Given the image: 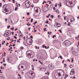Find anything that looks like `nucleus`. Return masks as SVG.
<instances>
[{"label": "nucleus", "instance_id": "25", "mask_svg": "<svg viewBox=\"0 0 79 79\" xmlns=\"http://www.w3.org/2000/svg\"><path fill=\"white\" fill-rule=\"evenodd\" d=\"M59 77V78H60L59 79H62L63 78H62V76H60Z\"/></svg>", "mask_w": 79, "mask_h": 79}, {"label": "nucleus", "instance_id": "49", "mask_svg": "<svg viewBox=\"0 0 79 79\" xmlns=\"http://www.w3.org/2000/svg\"><path fill=\"white\" fill-rule=\"evenodd\" d=\"M18 30V28H16L15 29V31H16V30Z\"/></svg>", "mask_w": 79, "mask_h": 79}, {"label": "nucleus", "instance_id": "60", "mask_svg": "<svg viewBox=\"0 0 79 79\" xmlns=\"http://www.w3.org/2000/svg\"><path fill=\"white\" fill-rule=\"evenodd\" d=\"M73 61H74V60L72 59V63H73Z\"/></svg>", "mask_w": 79, "mask_h": 79}, {"label": "nucleus", "instance_id": "28", "mask_svg": "<svg viewBox=\"0 0 79 79\" xmlns=\"http://www.w3.org/2000/svg\"><path fill=\"white\" fill-rule=\"evenodd\" d=\"M14 39H17V37L15 36H14Z\"/></svg>", "mask_w": 79, "mask_h": 79}, {"label": "nucleus", "instance_id": "34", "mask_svg": "<svg viewBox=\"0 0 79 79\" xmlns=\"http://www.w3.org/2000/svg\"><path fill=\"white\" fill-rule=\"evenodd\" d=\"M3 62L5 63V58H3Z\"/></svg>", "mask_w": 79, "mask_h": 79}, {"label": "nucleus", "instance_id": "9", "mask_svg": "<svg viewBox=\"0 0 79 79\" xmlns=\"http://www.w3.org/2000/svg\"><path fill=\"white\" fill-rule=\"evenodd\" d=\"M31 41H29V43H27L28 45H31L32 44V43L33 42V41L31 39Z\"/></svg>", "mask_w": 79, "mask_h": 79}, {"label": "nucleus", "instance_id": "11", "mask_svg": "<svg viewBox=\"0 0 79 79\" xmlns=\"http://www.w3.org/2000/svg\"><path fill=\"white\" fill-rule=\"evenodd\" d=\"M55 11L56 13H60V11L58 9H56V10Z\"/></svg>", "mask_w": 79, "mask_h": 79}, {"label": "nucleus", "instance_id": "8", "mask_svg": "<svg viewBox=\"0 0 79 79\" xmlns=\"http://www.w3.org/2000/svg\"><path fill=\"white\" fill-rule=\"evenodd\" d=\"M26 6L27 8H29L30 6H31V3H28L26 5Z\"/></svg>", "mask_w": 79, "mask_h": 79}, {"label": "nucleus", "instance_id": "22", "mask_svg": "<svg viewBox=\"0 0 79 79\" xmlns=\"http://www.w3.org/2000/svg\"><path fill=\"white\" fill-rule=\"evenodd\" d=\"M10 19V20L9 19L8 21H10V22H12V20H11V19L10 18V19Z\"/></svg>", "mask_w": 79, "mask_h": 79}, {"label": "nucleus", "instance_id": "31", "mask_svg": "<svg viewBox=\"0 0 79 79\" xmlns=\"http://www.w3.org/2000/svg\"><path fill=\"white\" fill-rule=\"evenodd\" d=\"M46 28H45V29L44 28V31H47V30H46Z\"/></svg>", "mask_w": 79, "mask_h": 79}, {"label": "nucleus", "instance_id": "30", "mask_svg": "<svg viewBox=\"0 0 79 79\" xmlns=\"http://www.w3.org/2000/svg\"><path fill=\"white\" fill-rule=\"evenodd\" d=\"M59 57L61 59H63V57H62V56H59Z\"/></svg>", "mask_w": 79, "mask_h": 79}, {"label": "nucleus", "instance_id": "48", "mask_svg": "<svg viewBox=\"0 0 79 79\" xmlns=\"http://www.w3.org/2000/svg\"><path fill=\"white\" fill-rule=\"evenodd\" d=\"M35 48L36 49H37V46H35Z\"/></svg>", "mask_w": 79, "mask_h": 79}, {"label": "nucleus", "instance_id": "3", "mask_svg": "<svg viewBox=\"0 0 79 79\" xmlns=\"http://www.w3.org/2000/svg\"><path fill=\"white\" fill-rule=\"evenodd\" d=\"M11 31L10 30H6L5 32V33L4 34V35L6 37H9L11 35Z\"/></svg>", "mask_w": 79, "mask_h": 79}, {"label": "nucleus", "instance_id": "2", "mask_svg": "<svg viewBox=\"0 0 79 79\" xmlns=\"http://www.w3.org/2000/svg\"><path fill=\"white\" fill-rule=\"evenodd\" d=\"M3 9H2V11L3 13H6V12L9 11L8 9H10V6H9L7 5H5L3 6Z\"/></svg>", "mask_w": 79, "mask_h": 79}, {"label": "nucleus", "instance_id": "16", "mask_svg": "<svg viewBox=\"0 0 79 79\" xmlns=\"http://www.w3.org/2000/svg\"><path fill=\"white\" fill-rule=\"evenodd\" d=\"M29 74H31V76H32V75H33V72H30V73H29V74H28V75H29V76H30V75Z\"/></svg>", "mask_w": 79, "mask_h": 79}, {"label": "nucleus", "instance_id": "6", "mask_svg": "<svg viewBox=\"0 0 79 79\" xmlns=\"http://www.w3.org/2000/svg\"><path fill=\"white\" fill-rule=\"evenodd\" d=\"M48 67L49 68V69L52 70V69H53V67L52 66V65L51 64L48 65Z\"/></svg>", "mask_w": 79, "mask_h": 79}, {"label": "nucleus", "instance_id": "57", "mask_svg": "<svg viewBox=\"0 0 79 79\" xmlns=\"http://www.w3.org/2000/svg\"><path fill=\"white\" fill-rule=\"evenodd\" d=\"M58 17L59 18H60V15H58Z\"/></svg>", "mask_w": 79, "mask_h": 79}, {"label": "nucleus", "instance_id": "52", "mask_svg": "<svg viewBox=\"0 0 79 79\" xmlns=\"http://www.w3.org/2000/svg\"><path fill=\"white\" fill-rule=\"evenodd\" d=\"M73 78H72V79H75L76 78V77H74V76H73Z\"/></svg>", "mask_w": 79, "mask_h": 79}, {"label": "nucleus", "instance_id": "53", "mask_svg": "<svg viewBox=\"0 0 79 79\" xmlns=\"http://www.w3.org/2000/svg\"><path fill=\"white\" fill-rule=\"evenodd\" d=\"M14 32H12V35H13L14 34Z\"/></svg>", "mask_w": 79, "mask_h": 79}, {"label": "nucleus", "instance_id": "45", "mask_svg": "<svg viewBox=\"0 0 79 79\" xmlns=\"http://www.w3.org/2000/svg\"><path fill=\"white\" fill-rule=\"evenodd\" d=\"M44 48H46V49H47V46H44Z\"/></svg>", "mask_w": 79, "mask_h": 79}, {"label": "nucleus", "instance_id": "21", "mask_svg": "<svg viewBox=\"0 0 79 79\" xmlns=\"http://www.w3.org/2000/svg\"><path fill=\"white\" fill-rule=\"evenodd\" d=\"M14 29H15V28L12 27L10 29H11V30H12V31H14Z\"/></svg>", "mask_w": 79, "mask_h": 79}, {"label": "nucleus", "instance_id": "4", "mask_svg": "<svg viewBox=\"0 0 79 79\" xmlns=\"http://www.w3.org/2000/svg\"><path fill=\"white\" fill-rule=\"evenodd\" d=\"M71 44V42L68 40H65L63 43V45L66 47H69Z\"/></svg>", "mask_w": 79, "mask_h": 79}, {"label": "nucleus", "instance_id": "10", "mask_svg": "<svg viewBox=\"0 0 79 79\" xmlns=\"http://www.w3.org/2000/svg\"><path fill=\"white\" fill-rule=\"evenodd\" d=\"M71 34V31L69 30L67 32V34L68 35H70Z\"/></svg>", "mask_w": 79, "mask_h": 79}, {"label": "nucleus", "instance_id": "20", "mask_svg": "<svg viewBox=\"0 0 79 79\" xmlns=\"http://www.w3.org/2000/svg\"><path fill=\"white\" fill-rule=\"evenodd\" d=\"M51 18H52V19H53V17H54V16H53V15H51L50 16Z\"/></svg>", "mask_w": 79, "mask_h": 79}, {"label": "nucleus", "instance_id": "51", "mask_svg": "<svg viewBox=\"0 0 79 79\" xmlns=\"http://www.w3.org/2000/svg\"><path fill=\"white\" fill-rule=\"evenodd\" d=\"M64 60H63L62 62V63H64Z\"/></svg>", "mask_w": 79, "mask_h": 79}, {"label": "nucleus", "instance_id": "23", "mask_svg": "<svg viewBox=\"0 0 79 79\" xmlns=\"http://www.w3.org/2000/svg\"><path fill=\"white\" fill-rule=\"evenodd\" d=\"M21 50H23V48H24L23 47H20V48Z\"/></svg>", "mask_w": 79, "mask_h": 79}, {"label": "nucleus", "instance_id": "39", "mask_svg": "<svg viewBox=\"0 0 79 79\" xmlns=\"http://www.w3.org/2000/svg\"><path fill=\"white\" fill-rule=\"evenodd\" d=\"M58 75H59V77L61 76V74H60V73H59Z\"/></svg>", "mask_w": 79, "mask_h": 79}, {"label": "nucleus", "instance_id": "29", "mask_svg": "<svg viewBox=\"0 0 79 79\" xmlns=\"http://www.w3.org/2000/svg\"><path fill=\"white\" fill-rule=\"evenodd\" d=\"M36 8V12H38V9L37 7Z\"/></svg>", "mask_w": 79, "mask_h": 79}, {"label": "nucleus", "instance_id": "58", "mask_svg": "<svg viewBox=\"0 0 79 79\" xmlns=\"http://www.w3.org/2000/svg\"><path fill=\"white\" fill-rule=\"evenodd\" d=\"M18 76H19V77H21V75H20V74H18Z\"/></svg>", "mask_w": 79, "mask_h": 79}, {"label": "nucleus", "instance_id": "59", "mask_svg": "<svg viewBox=\"0 0 79 79\" xmlns=\"http://www.w3.org/2000/svg\"><path fill=\"white\" fill-rule=\"evenodd\" d=\"M7 19H5V21H7Z\"/></svg>", "mask_w": 79, "mask_h": 79}, {"label": "nucleus", "instance_id": "55", "mask_svg": "<svg viewBox=\"0 0 79 79\" xmlns=\"http://www.w3.org/2000/svg\"><path fill=\"white\" fill-rule=\"evenodd\" d=\"M2 3H0V6H2Z\"/></svg>", "mask_w": 79, "mask_h": 79}, {"label": "nucleus", "instance_id": "1", "mask_svg": "<svg viewBox=\"0 0 79 79\" xmlns=\"http://www.w3.org/2000/svg\"><path fill=\"white\" fill-rule=\"evenodd\" d=\"M26 55L27 57L29 58H32L34 56V53L31 51H29L27 52Z\"/></svg>", "mask_w": 79, "mask_h": 79}, {"label": "nucleus", "instance_id": "24", "mask_svg": "<svg viewBox=\"0 0 79 79\" xmlns=\"http://www.w3.org/2000/svg\"><path fill=\"white\" fill-rule=\"evenodd\" d=\"M56 35H53L52 36V38H53V39H54V38L55 37H56Z\"/></svg>", "mask_w": 79, "mask_h": 79}, {"label": "nucleus", "instance_id": "54", "mask_svg": "<svg viewBox=\"0 0 79 79\" xmlns=\"http://www.w3.org/2000/svg\"><path fill=\"white\" fill-rule=\"evenodd\" d=\"M65 77H68V75H66V74H65Z\"/></svg>", "mask_w": 79, "mask_h": 79}, {"label": "nucleus", "instance_id": "50", "mask_svg": "<svg viewBox=\"0 0 79 79\" xmlns=\"http://www.w3.org/2000/svg\"><path fill=\"white\" fill-rule=\"evenodd\" d=\"M30 38H31V39H33V37H32V36H31L30 37Z\"/></svg>", "mask_w": 79, "mask_h": 79}, {"label": "nucleus", "instance_id": "37", "mask_svg": "<svg viewBox=\"0 0 79 79\" xmlns=\"http://www.w3.org/2000/svg\"><path fill=\"white\" fill-rule=\"evenodd\" d=\"M45 23H46V24H48V20L47 21L45 22Z\"/></svg>", "mask_w": 79, "mask_h": 79}, {"label": "nucleus", "instance_id": "35", "mask_svg": "<svg viewBox=\"0 0 79 79\" xmlns=\"http://www.w3.org/2000/svg\"><path fill=\"white\" fill-rule=\"evenodd\" d=\"M35 1L36 3H37L39 2V0H35Z\"/></svg>", "mask_w": 79, "mask_h": 79}, {"label": "nucleus", "instance_id": "18", "mask_svg": "<svg viewBox=\"0 0 79 79\" xmlns=\"http://www.w3.org/2000/svg\"><path fill=\"white\" fill-rule=\"evenodd\" d=\"M29 77L30 78H31V79H34V77H33V76H29Z\"/></svg>", "mask_w": 79, "mask_h": 79}, {"label": "nucleus", "instance_id": "41", "mask_svg": "<svg viewBox=\"0 0 79 79\" xmlns=\"http://www.w3.org/2000/svg\"><path fill=\"white\" fill-rule=\"evenodd\" d=\"M21 68L23 69V68H24V66H21Z\"/></svg>", "mask_w": 79, "mask_h": 79}, {"label": "nucleus", "instance_id": "36", "mask_svg": "<svg viewBox=\"0 0 79 79\" xmlns=\"http://www.w3.org/2000/svg\"><path fill=\"white\" fill-rule=\"evenodd\" d=\"M17 9H18V8L17 7H15V11H16Z\"/></svg>", "mask_w": 79, "mask_h": 79}, {"label": "nucleus", "instance_id": "40", "mask_svg": "<svg viewBox=\"0 0 79 79\" xmlns=\"http://www.w3.org/2000/svg\"><path fill=\"white\" fill-rule=\"evenodd\" d=\"M55 7H57V4H56V5H55Z\"/></svg>", "mask_w": 79, "mask_h": 79}, {"label": "nucleus", "instance_id": "56", "mask_svg": "<svg viewBox=\"0 0 79 79\" xmlns=\"http://www.w3.org/2000/svg\"><path fill=\"white\" fill-rule=\"evenodd\" d=\"M37 32V30H35V31H34L35 33V32Z\"/></svg>", "mask_w": 79, "mask_h": 79}, {"label": "nucleus", "instance_id": "44", "mask_svg": "<svg viewBox=\"0 0 79 79\" xmlns=\"http://www.w3.org/2000/svg\"><path fill=\"white\" fill-rule=\"evenodd\" d=\"M44 46H45V45L44 44H43V45L42 46L43 48H44Z\"/></svg>", "mask_w": 79, "mask_h": 79}, {"label": "nucleus", "instance_id": "38", "mask_svg": "<svg viewBox=\"0 0 79 79\" xmlns=\"http://www.w3.org/2000/svg\"><path fill=\"white\" fill-rule=\"evenodd\" d=\"M10 27V25H9V26H7V28L8 29H9Z\"/></svg>", "mask_w": 79, "mask_h": 79}, {"label": "nucleus", "instance_id": "42", "mask_svg": "<svg viewBox=\"0 0 79 79\" xmlns=\"http://www.w3.org/2000/svg\"><path fill=\"white\" fill-rule=\"evenodd\" d=\"M3 65L4 66H6V64H4Z\"/></svg>", "mask_w": 79, "mask_h": 79}, {"label": "nucleus", "instance_id": "63", "mask_svg": "<svg viewBox=\"0 0 79 79\" xmlns=\"http://www.w3.org/2000/svg\"><path fill=\"white\" fill-rule=\"evenodd\" d=\"M40 64H43V63L42 62H40Z\"/></svg>", "mask_w": 79, "mask_h": 79}, {"label": "nucleus", "instance_id": "33", "mask_svg": "<svg viewBox=\"0 0 79 79\" xmlns=\"http://www.w3.org/2000/svg\"><path fill=\"white\" fill-rule=\"evenodd\" d=\"M12 2L13 3H15V0H12Z\"/></svg>", "mask_w": 79, "mask_h": 79}, {"label": "nucleus", "instance_id": "7", "mask_svg": "<svg viewBox=\"0 0 79 79\" xmlns=\"http://www.w3.org/2000/svg\"><path fill=\"white\" fill-rule=\"evenodd\" d=\"M74 69H73L71 71V72L70 73V75H73V74H74Z\"/></svg>", "mask_w": 79, "mask_h": 79}, {"label": "nucleus", "instance_id": "43", "mask_svg": "<svg viewBox=\"0 0 79 79\" xmlns=\"http://www.w3.org/2000/svg\"><path fill=\"white\" fill-rule=\"evenodd\" d=\"M47 73L48 75H49V74H50V73H49L48 71L47 72Z\"/></svg>", "mask_w": 79, "mask_h": 79}, {"label": "nucleus", "instance_id": "61", "mask_svg": "<svg viewBox=\"0 0 79 79\" xmlns=\"http://www.w3.org/2000/svg\"><path fill=\"white\" fill-rule=\"evenodd\" d=\"M27 15H29V13L28 12V13H27Z\"/></svg>", "mask_w": 79, "mask_h": 79}, {"label": "nucleus", "instance_id": "47", "mask_svg": "<svg viewBox=\"0 0 79 79\" xmlns=\"http://www.w3.org/2000/svg\"><path fill=\"white\" fill-rule=\"evenodd\" d=\"M66 16H64V20H65L66 19Z\"/></svg>", "mask_w": 79, "mask_h": 79}, {"label": "nucleus", "instance_id": "27", "mask_svg": "<svg viewBox=\"0 0 79 79\" xmlns=\"http://www.w3.org/2000/svg\"><path fill=\"white\" fill-rule=\"evenodd\" d=\"M37 21H35V22L33 23L34 24H37Z\"/></svg>", "mask_w": 79, "mask_h": 79}, {"label": "nucleus", "instance_id": "32", "mask_svg": "<svg viewBox=\"0 0 79 79\" xmlns=\"http://www.w3.org/2000/svg\"><path fill=\"white\" fill-rule=\"evenodd\" d=\"M17 42L19 43H20V42H21L20 41H19V40H17Z\"/></svg>", "mask_w": 79, "mask_h": 79}, {"label": "nucleus", "instance_id": "46", "mask_svg": "<svg viewBox=\"0 0 79 79\" xmlns=\"http://www.w3.org/2000/svg\"><path fill=\"white\" fill-rule=\"evenodd\" d=\"M16 46V44H13L12 45L13 47H14V46Z\"/></svg>", "mask_w": 79, "mask_h": 79}, {"label": "nucleus", "instance_id": "14", "mask_svg": "<svg viewBox=\"0 0 79 79\" xmlns=\"http://www.w3.org/2000/svg\"><path fill=\"white\" fill-rule=\"evenodd\" d=\"M25 4L26 5H27L28 3H29V2L28 1H26L25 2Z\"/></svg>", "mask_w": 79, "mask_h": 79}, {"label": "nucleus", "instance_id": "19", "mask_svg": "<svg viewBox=\"0 0 79 79\" xmlns=\"http://www.w3.org/2000/svg\"><path fill=\"white\" fill-rule=\"evenodd\" d=\"M0 79H4V77L2 76L0 77Z\"/></svg>", "mask_w": 79, "mask_h": 79}, {"label": "nucleus", "instance_id": "62", "mask_svg": "<svg viewBox=\"0 0 79 79\" xmlns=\"http://www.w3.org/2000/svg\"><path fill=\"white\" fill-rule=\"evenodd\" d=\"M1 69H3V67H2V66H1Z\"/></svg>", "mask_w": 79, "mask_h": 79}, {"label": "nucleus", "instance_id": "12", "mask_svg": "<svg viewBox=\"0 0 79 79\" xmlns=\"http://www.w3.org/2000/svg\"><path fill=\"white\" fill-rule=\"evenodd\" d=\"M8 60L9 63H11L12 62V59L11 58H8Z\"/></svg>", "mask_w": 79, "mask_h": 79}, {"label": "nucleus", "instance_id": "17", "mask_svg": "<svg viewBox=\"0 0 79 79\" xmlns=\"http://www.w3.org/2000/svg\"><path fill=\"white\" fill-rule=\"evenodd\" d=\"M73 53L74 54V55H76V53H77V52H76V51H74L73 52Z\"/></svg>", "mask_w": 79, "mask_h": 79}, {"label": "nucleus", "instance_id": "15", "mask_svg": "<svg viewBox=\"0 0 79 79\" xmlns=\"http://www.w3.org/2000/svg\"><path fill=\"white\" fill-rule=\"evenodd\" d=\"M46 9L47 7H46V6H44L42 10H46Z\"/></svg>", "mask_w": 79, "mask_h": 79}, {"label": "nucleus", "instance_id": "13", "mask_svg": "<svg viewBox=\"0 0 79 79\" xmlns=\"http://www.w3.org/2000/svg\"><path fill=\"white\" fill-rule=\"evenodd\" d=\"M19 37L21 38V37H22V33H20L18 35Z\"/></svg>", "mask_w": 79, "mask_h": 79}, {"label": "nucleus", "instance_id": "5", "mask_svg": "<svg viewBox=\"0 0 79 79\" xmlns=\"http://www.w3.org/2000/svg\"><path fill=\"white\" fill-rule=\"evenodd\" d=\"M54 26L55 27L57 26L58 27H61V24L59 23H55L54 25Z\"/></svg>", "mask_w": 79, "mask_h": 79}, {"label": "nucleus", "instance_id": "26", "mask_svg": "<svg viewBox=\"0 0 79 79\" xmlns=\"http://www.w3.org/2000/svg\"><path fill=\"white\" fill-rule=\"evenodd\" d=\"M58 31H60V33H62V31H61V30H59Z\"/></svg>", "mask_w": 79, "mask_h": 79}, {"label": "nucleus", "instance_id": "64", "mask_svg": "<svg viewBox=\"0 0 79 79\" xmlns=\"http://www.w3.org/2000/svg\"><path fill=\"white\" fill-rule=\"evenodd\" d=\"M77 19H79V16H78L77 17Z\"/></svg>", "mask_w": 79, "mask_h": 79}]
</instances>
